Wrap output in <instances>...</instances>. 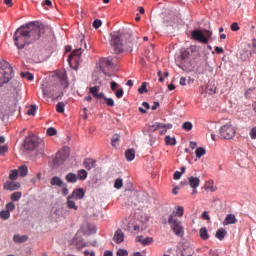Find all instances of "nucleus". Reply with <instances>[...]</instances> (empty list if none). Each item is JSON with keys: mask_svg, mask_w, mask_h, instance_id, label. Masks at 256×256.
I'll list each match as a JSON object with an SVG mask.
<instances>
[{"mask_svg": "<svg viewBox=\"0 0 256 256\" xmlns=\"http://www.w3.org/2000/svg\"><path fill=\"white\" fill-rule=\"evenodd\" d=\"M43 35H45V25L39 22H30L16 29L13 41L17 49H24L26 45L39 41Z\"/></svg>", "mask_w": 256, "mask_h": 256, "instance_id": "nucleus-1", "label": "nucleus"}, {"mask_svg": "<svg viewBox=\"0 0 256 256\" xmlns=\"http://www.w3.org/2000/svg\"><path fill=\"white\" fill-rule=\"evenodd\" d=\"M137 35L131 29H122L110 33V44L115 53H123V49L126 51H133V47H137Z\"/></svg>", "mask_w": 256, "mask_h": 256, "instance_id": "nucleus-2", "label": "nucleus"}, {"mask_svg": "<svg viewBox=\"0 0 256 256\" xmlns=\"http://www.w3.org/2000/svg\"><path fill=\"white\" fill-rule=\"evenodd\" d=\"M13 79V67L9 62L3 60L0 62V87L9 83Z\"/></svg>", "mask_w": 256, "mask_h": 256, "instance_id": "nucleus-3", "label": "nucleus"}, {"mask_svg": "<svg viewBox=\"0 0 256 256\" xmlns=\"http://www.w3.org/2000/svg\"><path fill=\"white\" fill-rule=\"evenodd\" d=\"M113 65H115V62H113V57L108 56L106 58H101L99 61V68H97V71H101L106 75V77H111V73L108 71H111L113 69Z\"/></svg>", "mask_w": 256, "mask_h": 256, "instance_id": "nucleus-4", "label": "nucleus"}, {"mask_svg": "<svg viewBox=\"0 0 256 256\" xmlns=\"http://www.w3.org/2000/svg\"><path fill=\"white\" fill-rule=\"evenodd\" d=\"M168 223L172 229V231L177 235V237H183L185 235V229L183 228V224L179 219L175 218L174 214H171L168 218Z\"/></svg>", "mask_w": 256, "mask_h": 256, "instance_id": "nucleus-5", "label": "nucleus"}, {"mask_svg": "<svg viewBox=\"0 0 256 256\" xmlns=\"http://www.w3.org/2000/svg\"><path fill=\"white\" fill-rule=\"evenodd\" d=\"M211 35H213V32L209 30H194L192 32V39H195V41H199L200 43L207 44L209 43Z\"/></svg>", "mask_w": 256, "mask_h": 256, "instance_id": "nucleus-6", "label": "nucleus"}, {"mask_svg": "<svg viewBox=\"0 0 256 256\" xmlns=\"http://www.w3.org/2000/svg\"><path fill=\"white\" fill-rule=\"evenodd\" d=\"M237 133L235 127L230 124H226L220 128V137L222 139H233Z\"/></svg>", "mask_w": 256, "mask_h": 256, "instance_id": "nucleus-7", "label": "nucleus"}, {"mask_svg": "<svg viewBox=\"0 0 256 256\" xmlns=\"http://www.w3.org/2000/svg\"><path fill=\"white\" fill-rule=\"evenodd\" d=\"M107 75L103 73L101 70H95L92 74V81L94 85H99L100 87L103 85H107Z\"/></svg>", "mask_w": 256, "mask_h": 256, "instance_id": "nucleus-8", "label": "nucleus"}, {"mask_svg": "<svg viewBox=\"0 0 256 256\" xmlns=\"http://www.w3.org/2000/svg\"><path fill=\"white\" fill-rule=\"evenodd\" d=\"M24 147L27 151H35L39 147V139L35 136H29L25 139Z\"/></svg>", "mask_w": 256, "mask_h": 256, "instance_id": "nucleus-9", "label": "nucleus"}, {"mask_svg": "<svg viewBox=\"0 0 256 256\" xmlns=\"http://www.w3.org/2000/svg\"><path fill=\"white\" fill-rule=\"evenodd\" d=\"M83 51V42H81L80 40V47L76 50H74L70 56H69V63L71 65V62L74 61V63H79V61L81 60V53Z\"/></svg>", "mask_w": 256, "mask_h": 256, "instance_id": "nucleus-10", "label": "nucleus"}, {"mask_svg": "<svg viewBox=\"0 0 256 256\" xmlns=\"http://www.w3.org/2000/svg\"><path fill=\"white\" fill-rule=\"evenodd\" d=\"M78 233H83L86 236L93 235V233H97V227L87 224L86 226H82Z\"/></svg>", "mask_w": 256, "mask_h": 256, "instance_id": "nucleus-11", "label": "nucleus"}, {"mask_svg": "<svg viewBox=\"0 0 256 256\" xmlns=\"http://www.w3.org/2000/svg\"><path fill=\"white\" fill-rule=\"evenodd\" d=\"M3 187L6 191H17L21 188V184L19 182L7 181Z\"/></svg>", "mask_w": 256, "mask_h": 256, "instance_id": "nucleus-12", "label": "nucleus"}, {"mask_svg": "<svg viewBox=\"0 0 256 256\" xmlns=\"http://www.w3.org/2000/svg\"><path fill=\"white\" fill-rule=\"evenodd\" d=\"M69 196L75 199V201H79L85 197V190H83V188L75 189Z\"/></svg>", "mask_w": 256, "mask_h": 256, "instance_id": "nucleus-13", "label": "nucleus"}, {"mask_svg": "<svg viewBox=\"0 0 256 256\" xmlns=\"http://www.w3.org/2000/svg\"><path fill=\"white\" fill-rule=\"evenodd\" d=\"M71 246L81 251L83 247H87V243L81 240V238H74L71 242Z\"/></svg>", "mask_w": 256, "mask_h": 256, "instance_id": "nucleus-14", "label": "nucleus"}, {"mask_svg": "<svg viewBox=\"0 0 256 256\" xmlns=\"http://www.w3.org/2000/svg\"><path fill=\"white\" fill-rule=\"evenodd\" d=\"M201 183V179L199 177L190 176L188 178V185L191 189H197Z\"/></svg>", "mask_w": 256, "mask_h": 256, "instance_id": "nucleus-15", "label": "nucleus"}, {"mask_svg": "<svg viewBox=\"0 0 256 256\" xmlns=\"http://www.w3.org/2000/svg\"><path fill=\"white\" fill-rule=\"evenodd\" d=\"M83 165L85 169H87L88 171H91V169H95V167H97V161L91 158H87L84 160Z\"/></svg>", "mask_w": 256, "mask_h": 256, "instance_id": "nucleus-16", "label": "nucleus"}, {"mask_svg": "<svg viewBox=\"0 0 256 256\" xmlns=\"http://www.w3.org/2000/svg\"><path fill=\"white\" fill-rule=\"evenodd\" d=\"M189 55H190V53H189V51H183V52H181V55H180V57H179V61H180V63H181V65H189Z\"/></svg>", "mask_w": 256, "mask_h": 256, "instance_id": "nucleus-17", "label": "nucleus"}, {"mask_svg": "<svg viewBox=\"0 0 256 256\" xmlns=\"http://www.w3.org/2000/svg\"><path fill=\"white\" fill-rule=\"evenodd\" d=\"M64 184H65V182L63 181V179H61L58 176H54L50 180V185H52L53 187H61Z\"/></svg>", "mask_w": 256, "mask_h": 256, "instance_id": "nucleus-18", "label": "nucleus"}, {"mask_svg": "<svg viewBox=\"0 0 256 256\" xmlns=\"http://www.w3.org/2000/svg\"><path fill=\"white\" fill-rule=\"evenodd\" d=\"M235 223H237V218L234 216V214H227L223 225H235Z\"/></svg>", "mask_w": 256, "mask_h": 256, "instance_id": "nucleus-19", "label": "nucleus"}, {"mask_svg": "<svg viewBox=\"0 0 256 256\" xmlns=\"http://www.w3.org/2000/svg\"><path fill=\"white\" fill-rule=\"evenodd\" d=\"M125 239V234H123V230L118 229L114 234L115 243H123Z\"/></svg>", "mask_w": 256, "mask_h": 256, "instance_id": "nucleus-20", "label": "nucleus"}, {"mask_svg": "<svg viewBox=\"0 0 256 256\" xmlns=\"http://www.w3.org/2000/svg\"><path fill=\"white\" fill-rule=\"evenodd\" d=\"M74 199L75 198H73V196H68L67 197V207H68V209H73L74 211H77V209H79V207L75 203Z\"/></svg>", "mask_w": 256, "mask_h": 256, "instance_id": "nucleus-21", "label": "nucleus"}, {"mask_svg": "<svg viewBox=\"0 0 256 256\" xmlns=\"http://www.w3.org/2000/svg\"><path fill=\"white\" fill-rule=\"evenodd\" d=\"M227 235V230H225L224 228H220L216 231V239H219V241H223V239H225V236Z\"/></svg>", "mask_w": 256, "mask_h": 256, "instance_id": "nucleus-22", "label": "nucleus"}, {"mask_svg": "<svg viewBox=\"0 0 256 256\" xmlns=\"http://www.w3.org/2000/svg\"><path fill=\"white\" fill-rule=\"evenodd\" d=\"M78 179L79 177H77V174L71 172L65 176V181H67V183H75Z\"/></svg>", "mask_w": 256, "mask_h": 256, "instance_id": "nucleus-23", "label": "nucleus"}, {"mask_svg": "<svg viewBox=\"0 0 256 256\" xmlns=\"http://www.w3.org/2000/svg\"><path fill=\"white\" fill-rule=\"evenodd\" d=\"M54 167L57 168L59 165H63V156H61V153H57L55 158H53Z\"/></svg>", "mask_w": 256, "mask_h": 256, "instance_id": "nucleus-24", "label": "nucleus"}, {"mask_svg": "<svg viewBox=\"0 0 256 256\" xmlns=\"http://www.w3.org/2000/svg\"><path fill=\"white\" fill-rule=\"evenodd\" d=\"M27 239H29V237L27 235L21 236V235L17 234V235L13 236V241L15 243H25V241H27Z\"/></svg>", "mask_w": 256, "mask_h": 256, "instance_id": "nucleus-25", "label": "nucleus"}, {"mask_svg": "<svg viewBox=\"0 0 256 256\" xmlns=\"http://www.w3.org/2000/svg\"><path fill=\"white\" fill-rule=\"evenodd\" d=\"M121 141V135L114 134L111 139L112 147H119V142Z\"/></svg>", "mask_w": 256, "mask_h": 256, "instance_id": "nucleus-26", "label": "nucleus"}, {"mask_svg": "<svg viewBox=\"0 0 256 256\" xmlns=\"http://www.w3.org/2000/svg\"><path fill=\"white\" fill-rule=\"evenodd\" d=\"M125 157L127 161H133V159H135V150L134 149L126 150Z\"/></svg>", "mask_w": 256, "mask_h": 256, "instance_id": "nucleus-27", "label": "nucleus"}, {"mask_svg": "<svg viewBox=\"0 0 256 256\" xmlns=\"http://www.w3.org/2000/svg\"><path fill=\"white\" fill-rule=\"evenodd\" d=\"M100 89H101V86L99 84H95V86H92L89 88V91L91 95L96 97L99 94Z\"/></svg>", "mask_w": 256, "mask_h": 256, "instance_id": "nucleus-28", "label": "nucleus"}, {"mask_svg": "<svg viewBox=\"0 0 256 256\" xmlns=\"http://www.w3.org/2000/svg\"><path fill=\"white\" fill-rule=\"evenodd\" d=\"M200 237L201 239H203L204 241H207V239H209V232L207 231V228L202 227L200 229Z\"/></svg>", "mask_w": 256, "mask_h": 256, "instance_id": "nucleus-29", "label": "nucleus"}, {"mask_svg": "<svg viewBox=\"0 0 256 256\" xmlns=\"http://www.w3.org/2000/svg\"><path fill=\"white\" fill-rule=\"evenodd\" d=\"M27 173H29L27 166L22 165L18 168V174H20V177H26Z\"/></svg>", "mask_w": 256, "mask_h": 256, "instance_id": "nucleus-30", "label": "nucleus"}, {"mask_svg": "<svg viewBox=\"0 0 256 256\" xmlns=\"http://www.w3.org/2000/svg\"><path fill=\"white\" fill-rule=\"evenodd\" d=\"M165 143H166V145L175 146V145H177V139H175V137L166 136Z\"/></svg>", "mask_w": 256, "mask_h": 256, "instance_id": "nucleus-31", "label": "nucleus"}, {"mask_svg": "<svg viewBox=\"0 0 256 256\" xmlns=\"http://www.w3.org/2000/svg\"><path fill=\"white\" fill-rule=\"evenodd\" d=\"M0 217L1 219H3V221H7L11 217V212H9V210H6V209L2 210L0 212Z\"/></svg>", "mask_w": 256, "mask_h": 256, "instance_id": "nucleus-32", "label": "nucleus"}, {"mask_svg": "<svg viewBox=\"0 0 256 256\" xmlns=\"http://www.w3.org/2000/svg\"><path fill=\"white\" fill-rule=\"evenodd\" d=\"M195 153H196V157L198 159H201V157H203V155H205V153H207V151L205 150V148L199 147L196 149Z\"/></svg>", "mask_w": 256, "mask_h": 256, "instance_id": "nucleus-33", "label": "nucleus"}, {"mask_svg": "<svg viewBox=\"0 0 256 256\" xmlns=\"http://www.w3.org/2000/svg\"><path fill=\"white\" fill-rule=\"evenodd\" d=\"M21 197H23V193L14 192L11 194L10 199H11V201H19V199H21Z\"/></svg>", "mask_w": 256, "mask_h": 256, "instance_id": "nucleus-34", "label": "nucleus"}, {"mask_svg": "<svg viewBox=\"0 0 256 256\" xmlns=\"http://www.w3.org/2000/svg\"><path fill=\"white\" fill-rule=\"evenodd\" d=\"M78 178L81 181H85V179H87V170L85 169L78 170Z\"/></svg>", "mask_w": 256, "mask_h": 256, "instance_id": "nucleus-35", "label": "nucleus"}, {"mask_svg": "<svg viewBox=\"0 0 256 256\" xmlns=\"http://www.w3.org/2000/svg\"><path fill=\"white\" fill-rule=\"evenodd\" d=\"M18 177H19V170H12L9 174V179H11V181H17Z\"/></svg>", "mask_w": 256, "mask_h": 256, "instance_id": "nucleus-36", "label": "nucleus"}, {"mask_svg": "<svg viewBox=\"0 0 256 256\" xmlns=\"http://www.w3.org/2000/svg\"><path fill=\"white\" fill-rule=\"evenodd\" d=\"M45 146L43 144H38V147L36 148V155L37 157L43 156Z\"/></svg>", "mask_w": 256, "mask_h": 256, "instance_id": "nucleus-37", "label": "nucleus"}, {"mask_svg": "<svg viewBox=\"0 0 256 256\" xmlns=\"http://www.w3.org/2000/svg\"><path fill=\"white\" fill-rule=\"evenodd\" d=\"M21 77L23 79H27L28 81H33V79H34L33 74L30 72H21Z\"/></svg>", "mask_w": 256, "mask_h": 256, "instance_id": "nucleus-38", "label": "nucleus"}, {"mask_svg": "<svg viewBox=\"0 0 256 256\" xmlns=\"http://www.w3.org/2000/svg\"><path fill=\"white\" fill-rule=\"evenodd\" d=\"M56 111L58 113H65V103L64 102H58L56 105Z\"/></svg>", "mask_w": 256, "mask_h": 256, "instance_id": "nucleus-39", "label": "nucleus"}, {"mask_svg": "<svg viewBox=\"0 0 256 256\" xmlns=\"http://www.w3.org/2000/svg\"><path fill=\"white\" fill-rule=\"evenodd\" d=\"M138 92L140 95H143V93H149V90H147V82H143L141 87L138 88Z\"/></svg>", "mask_w": 256, "mask_h": 256, "instance_id": "nucleus-40", "label": "nucleus"}, {"mask_svg": "<svg viewBox=\"0 0 256 256\" xmlns=\"http://www.w3.org/2000/svg\"><path fill=\"white\" fill-rule=\"evenodd\" d=\"M182 129H184V131H191V129H193V123L184 122L182 125Z\"/></svg>", "mask_w": 256, "mask_h": 256, "instance_id": "nucleus-41", "label": "nucleus"}, {"mask_svg": "<svg viewBox=\"0 0 256 256\" xmlns=\"http://www.w3.org/2000/svg\"><path fill=\"white\" fill-rule=\"evenodd\" d=\"M60 83L64 87V89H67V87H69V81H67V77L66 76H62L60 78Z\"/></svg>", "mask_w": 256, "mask_h": 256, "instance_id": "nucleus-42", "label": "nucleus"}, {"mask_svg": "<svg viewBox=\"0 0 256 256\" xmlns=\"http://www.w3.org/2000/svg\"><path fill=\"white\" fill-rule=\"evenodd\" d=\"M5 210L10 213H11V211H15V203H13V202L7 203L5 206Z\"/></svg>", "mask_w": 256, "mask_h": 256, "instance_id": "nucleus-43", "label": "nucleus"}, {"mask_svg": "<svg viewBox=\"0 0 256 256\" xmlns=\"http://www.w3.org/2000/svg\"><path fill=\"white\" fill-rule=\"evenodd\" d=\"M114 187L115 189H121L123 187V180L121 178L116 179Z\"/></svg>", "mask_w": 256, "mask_h": 256, "instance_id": "nucleus-44", "label": "nucleus"}, {"mask_svg": "<svg viewBox=\"0 0 256 256\" xmlns=\"http://www.w3.org/2000/svg\"><path fill=\"white\" fill-rule=\"evenodd\" d=\"M37 113V105H32L30 109L27 111V115L35 116Z\"/></svg>", "mask_w": 256, "mask_h": 256, "instance_id": "nucleus-45", "label": "nucleus"}, {"mask_svg": "<svg viewBox=\"0 0 256 256\" xmlns=\"http://www.w3.org/2000/svg\"><path fill=\"white\" fill-rule=\"evenodd\" d=\"M184 209L183 206H178L174 216L176 215L177 217H183Z\"/></svg>", "mask_w": 256, "mask_h": 256, "instance_id": "nucleus-46", "label": "nucleus"}, {"mask_svg": "<svg viewBox=\"0 0 256 256\" xmlns=\"http://www.w3.org/2000/svg\"><path fill=\"white\" fill-rule=\"evenodd\" d=\"M104 101L106 103V105H108V107H115V101L113 100V98H104Z\"/></svg>", "mask_w": 256, "mask_h": 256, "instance_id": "nucleus-47", "label": "nucleus"}, {"mask_svg": "<svg viewBox=\"0 0 256 256\" xmlns=\"http://www.w3.org/2000/svg\"><path fill=\"white\" fill-rule=\"evenodd\" d=\"M151 243H153V239L151 237H146L142 241V245L144 247H147V245H151Z\"/></svg>", "mask_w": 256, "mask_h": 256, "instance_id": "nucleus-48", "label": "nucleus"}, {"mask_svg": "<svg viewBox=\"0 0 256 256\" xmlns=\"http://www.w3.org/2000/svg\"><path fill=\"white\" fill-rule=\"evenodd\" d=\"M42 93L44 97H53V93L49 92L47 89H45L44 85L42 84Z\"/></svg>", "mask_w": 256, "mask_h": 256, "instance_id": "nucleus-49", "label": "nucleus"}, {"mask_svg": "<svg viewBox=\"0 0 256 256\" xmlns=\"http://www.w3.org/2000/svg\"><path fill=\"white\" fill-rule=\"evenodd\" d=\"M116 255L117 256H129V252L125 249H119L117 252H116Z\"/></svg>", "mask_w": 256, "mask_h": 256, "instance_id": "nucleus-50", "label": "nucleus"}, {"mask_svg": "<svg viewBox=\"0 0 256 256\" xmlns=\"http://www.w3.org/2000/svg\"><path fill=\"white\" fill-rule=\"evenodd\" d=\"M46 133H47V135H49V137H53V135H55L57 133V129L50 127L47 129Z\"/></svg>", "mask_w": 256, "mask_h": 256, "instance_id": "nucleus-51", "label": "nucleus"}, {"mask_svg": "<svg viewBox=\"0 0 256 256\" xmlns=\"http://www.w3.org/2000/svg\"><path fill=\"white\" fill-rule=\"evenodd\" d=\"M101 25H102V22L99 19L94 20L92 23V27H94V29H99V27H101Z\"/></svg>", "mask_w": 256, "mask_h": 256, "instance_id": "nucleus-52", "label": "nucleus"}, {"mask_svg": "<svg viewBox=\"0 0 256 256\" xmlns=\"http://www.w3.org/2000/svg\"><path fill=\"white\" fill-rule=\"evenodd\" d=\"M61 189H62L63 195H69V189L67 188V183H64V184L61 186Z\"/></svg>", "mask_w": 256, "mask_h": 256, "instance_id": "nucleus-53", "label": "nucleus"}, {"mask_svg": "<svg viewBox=\"0 0 256 256\" xmlns=\"http://www.w3.org/2000/svg\"><path fill=\"white\" fill-rule=\"evenodd\" d=\"M167 128L166 124L156 122V128L153 129V131H157V129Z\"/></svg>", "mask_w": 256, "mask_h": 256, "instance_id": "nucleus-54", "label": "nucleus"}, {"mask_svg": "<svg viewBox=\"0 0 256 256\" xmlns=\"http://www.w3.org/2000/svg\"><path fill=\"white\" fill-rule=\"evenodd\" d=\"M81 43H83V49H86L87 51L91 49V45H87V42L85 41L84 38H81Z\"/></svg>", "mask_w": 256, "mask_h": 256, "instance_id": "nucleus-55", "label": "nucleus"}, {"mask_svg": "<svg viewBox=\"0 0 256 256\" xmlns=\"http://www.w3.org/2000/svg\"><path fill=\"white\" fill-rule=\"evenodd\" d=\"M202 219H204L205 221H209L211 219V217H209V212L208 211H204L202 213Z\"/></svg>", "mask_w": 256, "mask_h": 256, "instance_id": "nucleus-56", "label": "nucleus"}, {"mask_svg": "<svg viewBox=\"0 0 256 256\" xmlns=\"http://www.w3.org/2000/svg\"><path fill=\"white\" fill-rule=\"evenodd\" d=\"M251 139H256V126L250 130Z\"/></svg>", "mask_w": 256, "mask_h": 256, "instance_id": "nucleus-57", "label": "nucleus"}, {"mask_svg": "<svg viewBox=\"0 0 256 256\" xmlns=\"http://www.w3.org/2000/svg\"><path fill=\"white\" fill-rule=\"evenodd\" d=\"M240 27L239 24L237 22L232 23L231 25V30L232 31H239Z\"/></svg>", "mask_w": 256, "mask_h": 256, "instance_id": "nucleus-58", "label": "nucleus"}, {"mask_svg": "<svg viewBox=\"0 0 256 256\" xmlns=\"http://www.w3.org/2000/svg\"><path fill=\"white\" fill-rule=\"evenodd\" d=\"M123 89H119L116 91L115 95L117 97V99H121V97H123Z\"/></svg>", "mask_w": 256, "mask_h": 256, "instance_id": "nucleus-59", "label": "nucleus"}, {"mask_svg": "<svg viewBox=\"0 0 256 256\" xmlns=\"http://www.w3.org/2000/svg\"><path fill=\"white\" fill-rule=\"evenodd\" d=\"M183 174L180 172V171H176L175 173H174V179L176 180V181H179V179H181V176H182Z\"/></svg>", "mask_w": 256, "mask_h": 256, "instance_id": "nucleus-60", "label": "nucleus"}, {"mask_svg": "<svg viewBox=\"0 0 256 256\" xmlns=\"http://www.w3.org/2000/svg\"><path fill=\"white\" fill-rule=\"evenodd\" d=\"M8 147L7 146H0V155H5L7 153Z\"/></svg>", "mask_w": 256, "mask_h": 256, "instance_id": "nucleus-61", "label": "nucleus"}, {"mask_svg": "<svg viewBox=\"0 0 256 256\" xmlns=\"http://www.w3.org/2000/svg\"><path fill=\"white\" fill-rule=\"evenodd\" d=\"M107 97L105 96V93L100 92L97 94V96H95V99H106Z\"/></svg>", "mask_w": 256, "mask_h": 256, "instance_id": "nucleus-62", "label": "nucleus"}, {"mask_svg": "<svg viewBox=\"0 0 256 256\" xmlns=\"http://www.w3.org/2000/svg\"><path fill=\"white\" fill-rule=\"evenodd\" d=\"M117 82L115 81H112L111 84H110V88L112 89V91H115L117 89Z\"/></svg>", "mask_w": 256, "mask_h": 256, "instance_id": "nucleus-63", "label": "nucleus"}, {"mask_svg": "<svg viewBox=\"0 0 256 256\" xmlns=\"http://www.w3.org/2000/svg\"><path fill=\"white\" fill-rule=\"evenodd\" d=\"M104 256H113V252L112 251H109V250H106L104 252Z\"/></svg>", "mask_w": 256, "mask_h": 256, "instance_id": "nucleus-64", "label": "nucleus"}]
</instances>
